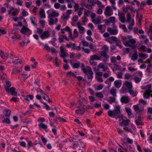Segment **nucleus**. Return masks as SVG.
<instances>
[{"mask_svg": "<svg viewBox=\"0 0 152 152\" xmlns=\"http://www.w3.org/2000/svg\"><path fill=\"white\" fill-rule=\"evenodd\" d=\"M89 47L92 50H94L96 49V47L95 45L91 43L90 44Z\"/></svg>", "mask_w": 152, "mask_h": 152, "instance_id": "obj_39", "label": "nucleus"}, {"mask_svg": "<svg viewBox=\"0 0 152 152\" xmlns=\"http://www.w3.org/2000/svg\"><path fill=\"white\" fill-rule=\"evenodd\" d=\"M66 47L68 48H71L73 50L75 49L76 45L75 43L70 42L69 44H67Z\"/></svg>", "mask_w": 152, "mask_h": 152, "instance_id": "obj_15", "label": "nucleus"}, {"mask_svg": "<svg viewBox=\"0 0 152 152\" xmlns=\"http://www.w3.org/2000/svg\"><path fill=\"white\" fill-rule=\"evenodd\" d=\"M104 66L103 64L100 63L99 64L98 67L99 68L102 69Z\"/></svg>", "mask_w": 152, "mask_h": 152, "instance_id": "obj_62", "label": "nucleus"}, {"mask_svg": "<svg viewBox=\"0 0 152 152\" xmlns=\"http://www.w3.org/2000/svg\"><path fill=\"white\" fill-rule=\"evenodd\" d=\"M124 129L126 131H128V132H130L131 133H132V131L131 129H129L127 127H125L124 128Z\"/></svg>", "mask_w": 152, "mask_h": 152, "instance_id": "obj_61", "label": "nucleus"}, {"mask_svg": "<svg viewBox=\"0 0 152 152\" xmlns=\"http://www.w3.org/2000/svg\"><path fill=\"white\" fill-rule=\"evenodd\" d=\"M0 55L3 59H4L5 58V55L4 52L0 49Z\"/></svg>", "mask_w": 152, "mask_h": 152, "instance_id": "obj_31", "label": "nucleus"}, {"mask_svg": "<svg viewBox=\"0 0 152 152\" xmlns=\"http://www.w3.org/2000/svg\"><path fill=\"white\" fill-rule=\"evenodd\" d=\"M134 108L135 111H137L139 110V107L138 105H135L133 106Z\"/></svg>", "mask_w": 152, "mask_h": 152, "instance_id": "obj_63", "label": "nucleus"}, {"mask_svg": "<svg viewBox=\"0 0 152 152\" xmlns=\"http://www.w3.org/2000/svg\"><path fill=\"white\" fill-rule=\"evenodd\" d=\"M109 19L110 22H114L115 20V18L113 17H111L109 18Z\"/></svg>", "mask_w": 152, "mask_h": 152, "instance_id": "obj_58", "label": "nucleus"}, {"mask_svg": "<svg viewBox=\"0 0 152 152\" xmlns=\"http://www.w3.org/2000/svg\"><path fill=\"white\" fill-rule=\"evenodd\" d=\"M114 65H115L114 67L116 66L115 69L116 70L118 69V70H122V68H121V66H119L118 65H117L116 64H115Z\"/></svg>", "mask_w": 152, "mask_h": 152, "instance_id": "obj_44", "label": "nucleus"}, {"mask_svg": "<svg viewBox=\"0 0 152 152\" xmlns=\"http://www.w3.org/2000/svg\"><path fill=\"white\" fill-rule=\"evenodd\" d=\"M15 88L13 87L10 88V92L11 93L12 95L15 96L17 94V92L15 91Z\"/></svg>", "mask_w": 152, "mask_h": 152, "instance_id": "obj_17", "label": "nucleus"}, {"mask_svg": "<svg viewBox=\"0 0 152 152\" xmlns=\"http://www.w3.org/2000/svg\"><path fill=\"white\" fill-rule=\"evenodd\" d=\"M80 65V62L77 63H75L74 64H72V67L74 68H78Z\"/></svg>", "mask_w": 152, "mask_h": 152, "instance_id": "obj_23", "label": "nucleus"}, {"mask_svg": "<svg viewBox=\"0 0 152 152\" xmlns=\"http://www.w3.org/2000/svg\"><path fill=\"white\" fill-rule=\"evenodd\" d=\"M85 106L83 105V107H82L81 108L75 110V113L77 114H83L85 112V108L84 107Z\"/></svg>", "mask_w": 152, "mask_h": 152, "instance_id": "obj_9", "label": "nucleus"}, {"mask_svg": "<svg viewBox=\"0 0 152 152\" xmlns=\"http://www.w3.org/2000/svg\"><path fill=\"white\" fill-rule=\"evenodd\" d=\"M119 27L120 28H121V27H122V29H123L124 32H127V30L125 26V25H122V24L120 25H119Z\"/></svg>", "mask_w": 152, "mask_h": 152, "instance_id": "obj_27", "label": "nucleus"}, {"mask_svg": "<svg viewBox=\"0 0 152 152\" xmlns=\"http://www.w3.org/2000/svg\"><path fill=\"white\" fill-rule=\"evenodd\" d=\"M136 42V41L133 39H130L128 41H127L124 44L125 46L130 47L132 49H134L135 48V46L134 44Z\"/></svg>", "mask_w": 152, "mask_h": 152, "instance_id": "obj_2", "label": "nucleus"}, {"mask_svg": "<svg viewBox=\"0 0 152 152\" xmlns=\"http://www.w3.org/2000/svg\"><path fill=\"white\" fill-rule=\"evenodd\" d=\"M50 33L48 31H44L41 34L40 36L42 39L47 38L50 36Z\"/></svg>", "mask_w": 152, "mask_h": 152, "instance_id": "obj_7", "label": "nucleus"}, {"mask_svg": "<svg viewBox=\"0 0 152 152\" xmlns=\"http://www.w3.org/2000/svg\"><path fill=\"white\" fill-rule=\"evenodd\" d=\"M94 4H97L101 6V5H102V3L98 0H94Z\"/></svg>", "mask_w": 152, "mask_h": 152, "instance_id": "obj_47", "label": "nucleus"}, {"mask_svg": "<svg viewBox=\"0 0 152 152\" xmlns=\"http://www.w3.org/2000/svg\"><path fill=\"white\" fill-rule=\"evenodd\" d=\"M109 98L110 99V100L108 102L111 104L112 103L114 102H115V98L113 96H110L109 97Z\"/></svg>", "mask_w": 152, "mask_h": 152, "instance_id": "obj_25", "label": "nucleus"}, {"mask_svg": "<svg viewBox=\"0 0 152 152\" xmlns=\"http://www.w3.org/2000/svg\"><path fill=\"white\" fill-rule=\"evenodd\" d=\"M40 83V81L39 79H37L35 80L34 82V83L35 84L37 85L39 87H40V85L39 84Z\"/></svg>", "mask_w": 152, "mask_h": 152, "instance_id": "obj_49", "label": "nucleus"}, {"mask_svg": "<svg viewBox=\"0 0 152 152\" xmlns=\"http://www.w3.org/2000/svg\"><path fill=\"white\" fill-rule=\"evenodd\" d=\"M122 73L120 72H119L118 73V74L117 75V77L118 78L121 79L122 78Z\"/></svg>", "mask_w": 152, "mask_h": 152, "instance_id": "obj_45", "label": "nucleus"}, {"mask_svg": "<svg viewBox=\"0 0 152 152\" xmlns=\"http://www.w3.org/2000/svg\"><path fill=\"white\" fill-rule=\"evenodd\" d=\"M119 19L120 21L122 23H125L126 20L125 16H123L122 17H119Z\"/></svg>", "mask_w": 152, "mask_h": 152, "instance_id": "obj_42", "label": "nucleus"}, {"mask_svg": "<svg viewBox=\"0 0 152 152\" xmlns=\"http://www.w3.org/2000/svg\"><path fill=\"white\" fill-rule=\"evenodd\" d=\"M131 75L129 73H126L125 75L124 78L125 79L128 80L131 77Z\"/></svg>", "mask_w": 152, "mask_h": 152, "instance_id": "obj_37", "label": "nucleus"}, {"mask_svg": "<svg viewBox=\"0 0 152 152\" xmlns=\"http://www.w3.org/2000/svg\"><path fill=\"white\" fill-rule=\"evenodd\" d=\"M44 48L46 49V50L48 52H50V49L49 46L47 45V44H46L45 45V46L44 47Z\"/></svg>", "mask_w": 152, "mask_h": 152, "instance_id": "obj_54", "label": "nucleus"}, {"mask_svg": "<svg viewBox=\"0 0 152 152\" xmlns=\"http://www.w3.org/2000/svg\"><path fill=\"white\" fill-rule=\"evenodd\" d=\"M60 4L59 3L57 2L54 4V7L58 9L60 7Z\"/></svg>", "mask_w": 152, "mask_h": 152, "instance_id": "obj_52", "label": "nucleus"}, {"mask_svg": "<svg viewBox=\"0 0 152 152\" xmlns=\"http://www.w3.org/2000/svg\"><path fill=\"white\" fill-rule=\"evenodd\" d=\"M78 19V17L77 16L75 15L72 18V20L74 22H76L77 21Z\"/></svg>", "mask_w": 152, "mask_h": 152, "instance_id": "obj_40", "label": "nucleus"}, {"mask_svg": "<svg viewBox=\"0 0 152 152\" xmlns=\"http://www.w3.org/2000/svg\"><path fill=\"white\" fill-rule=\"evenodd\" d=\"M58 21V19L57 18H55V19L53 18H50V20L49 21V24L50 25H53L54 23H55Z\"/></svg>", "mask_w": 152, "mask_h": 152, "instance_id": "obj_16", "label": "nucleus"}, {"mask_svg": "<svg viewBox=\"0 0 152 152\" xmlns=\"http://www.w3.org/2000/svg\"><path fill=\"white\" fill-rule=\"evenodd\" d=\"M116 90L114 88H112L110 91V94L114 96H116Z\"/></svg>", "mask_w": 152, "mask_h": 152, "instance_id": "obj_22", "label": "nucleus"}, {"mask_svg": "<svg viewBox=\"0 0 152 152\" xmlns=\"http://www.w3.org/2000/svg\"><path fill=\"white\" fill-rule=\"evenodd\" d=\"M58 15V13L56 12L55 11H52V13L49 15V17L50 18V17H57Z\"/></svg>", "mask_w": 152, "mask_h": 152, "instance_id": "obj_18", "label": "nucleus"}, {"mask_svg": "<svg viewBox=\"0 0 152 152\" xmlns=\"http://www.w3.org/2000/svg\"><path fill=\"white\" fill-rule=\"evenodd\" d=\"M66 6L64 5H62L60 7V9L61 11H63L66 9Z\"/></svg>", "mask_w": 152, "mask_h": 152, "instance_id": "obj_64", "label": "nucleus"}, {"mask_svg": "<svg viewBox=\"0 0 152 152\" xmlns=\"http://www.w3.org/2000/svg\"><path fill=\"white\" fill-rule=\"evenodd\" d=\"M133 79L136 83H138L141 80V78H140L139 77H137V76H135L134 78Z\"/></svg>", "mask_w": 152, "mask_h": 152, "instance_id": "obj_33", "label": "nucleus"}, {"mask_svg": "<svg viewBox=\"0 0 152 152\" xmlns=\"http://www.w3.org/2000/svg\"><path fill=\"white\" fill-rule=\"evenodd\" d=\"M138 55L137 52L134 53L131 57V59L134 61L137 60L138 58Z\"/></svg>", "mask_w": 152, "mask_h": 152, "instance_id": "obj_21", "label": "nucleus"}, {"mask_svg": "<svg viewBox=\"0 0 152 152\" xmlns=\"http://www.w3.org/2000/svg\"><path fill=\"white\" fill-rule=\"evenodd\" d=\"M92 59H90V60L89 61V62L90 64L93 65V66H95L97 64V62H95Z\"/></svg>", "mask_w": 152, "mask_h": 152, "instance_id": "obj_38", "label": "nucleus"}, {"mask_svg": "<svg viewBox=\"0 0 152 152\" xmlns=\"http://www.w3.org/2000/svg\"><path fill=\"white\" fill-rule=\"evenodd\" d=\"M117 27L116 26L113 27V29L111 28H107V31L109 32L111 35H116L118 33V31L116 29Z\"/></svg>", "mask_w": 152, "mask_h": 152, "instance_id": "obj_5", "label": "nucleus"}, {"mask_svg": "<svg viewBox=\"0 0 152 152\" xmlns=\"http://www.w3.org/2000/svg\"><path fill=\"white\" fill-rule=\"evenodd\" d=\"M103 49L104 50L102 51H104L105 52L107 53L108 52V48L107 45H105L103 46Z\"/></svg>", "mask_w": 152, "mask_h": 152, "instance_id": "obj_35", "label": "nucleus"}, {"mask_svg": "<svg viewBox=\"0 0 152 152\" xmlns=\"http://www.w3.org/2000/svg\"><path fill=\"white\" fill-rule=\"evenodd\" d=\"M75 8V11L76 12L78 10L79 7V4H78L75 3V5L74 6Z\"/></svg>", "mask_w": 152, "mask_h": 152, "instance_id": "obj_53", "label": "nucleus"}, {"mask_svg": "<svg viewBox=\"0 0 152 152\" xmlns=\"http://www.w3.org/2000/svg\"><path fill=\"white\" fill-rule=\"evenodd\" d=\"M101 60H102L104 62L107 61L109 59V56L107 54V53L104 51H101L100 54Z\"/></svg>", "mask_w": 152, "mask_h": 152, "instance_id": "obj_3", "label": "nucleus"}, {"mask_svg": "<svg viewBox=\"0 0 152 152\" xmlns=\"http://www.w3.org/2000/svg\"><path fill=\"white\" fill-rule=\"evenodd\" d=\"M4 115L6 118H9L10 114L11 111L10 110L6 109L4 110Z\"/></svg>", "mask_w": 152, "mask_h": 152, "instance_id": "obj_14", "label": "nucleus"}, {"mask_svg": "<svg viewBox=\"0 0 152 152\" xmlns=\"http://www.w3.org/2000/svg\"><path fill=\"white\" fill-rule=\"evenodd\" d=\"M125 109L128 115H130L132 114L131 110L130 108L126 107Z\"/></svg>", "mask_w": 152, "mask_h": 152, "instance_id": "obj_24", "label": "nucleus"}, {"mask_svg": "<svg viewBox=\"0 0 152 152\" xmlns=\"http://www.w3.org/2000/svg\"><path fill=\"white\" fill-rule=\"evenodd\" d=\"M83 46H88L89 45V43L87 42L84 41H83Z\"/></svg>", "mask_w": 152, "mask_h": 152, "instance_id": "obj_56", "label": "nucleus"}, {"mask_svg": "<svg viewBox=\"0 0 152 152\" xmlns=\"http://www.w3.org/2000/svg\"><path fill=\"white\" fill-rule=\"evenodd\" d=\"M39 23L42 26V28H44L45 26V21L44 20H40L39 21Z\"/></svg>", "mask_w": 152, "mask_h": 152, "instance_id": "obj_41", "label": "nucleus"}, {"mask_svg": "<svg viewBox=\"0 0 152 152\" xmlns=\"http://www.w3.org/2000/svg\"><path fill=\"white\" fill-rule=\"evenodd\" d=\"M85 7L88 9H91L93 8L92 6L91 5L89 4L86 5Z\"/></svg>", "mask_w": 152, "mask_h": 152, "instance_id": "obj_59", "label": "nucleus"}, {"mask_svg": "<svg viewBox=\"0 0 152 152\" xmlns=\"http://www.w3.org/2000/svg\"><path fill=\"white\" fill-rule=\"evenodd\" d=\"M143 95V96L145 98H146L147 99L150 96V95L148 94V93H146V92H145L144 93Z\"/></svg>", "mask_w": 152, "mask_h": 152, "instance_id": "obj_55", "label": "nucleus"}, {"mask_svg": "<svg viewBox=\"0 0 152 152\" xmlns=\"http://www.w3.org/2000/svg\"><path fill=\"white\" fill-rule=\"evenodd\" d=\"M87 69H87H86L85 68H82V70L83 71V72L84 73L86 74L87 73H88L87 72H88V71Z\"/></svg>", "mask_w": 152, "mask_h": 152, "instance_id": "obj_57", "label": "nucleus"}, {"mask_svg": "<svg viewBox=\"0 0 152 152\" xmlns=\"http://www.w3.org/2000/svg\"><path fill=\"white\" fill-rule=\"evenodd\" d=\"M90 12L89 10H86V11H85L84 13V16H85V18L87 16H88Z\"/></svg>", "mask_w": 152, "mask_h": 152, "instance_id": "obj_36", "label": "nucleus"}, {"mask_svg": "<svg viewBox=\"0 0 152 152\" xmlns=\"http://www.w3.org/2000/svg\"><path fill=\"white\" fill-rule=\"evenodd\" d=\"M125 85L129 89H132L133 86L132 82L126 81L123 85Z\"/></svg>", "mask_w": 152, "mask_h": 152, "instance_id": "obj_11", "label": "nucleus"}, {"mask_svg": "<svg viewBox=\"0 0 152 152\" xmlns=\"http://www.w3.org/2000/svg\"><path fill=\"white\" fill-rule=\"evenodd\" d=\"M110 37L113 42V43L114 42H116L118 41L117 38L115 37L112 36Z\"/></svg>", "mask_w": 152, "mask_h": 152, "instance_id": "obj_43", "label": "nucleus"}, {"mask_svg": "<svg viewBox=\"0 0 152 152\" xmlns=\"http://www.w3.org/2000/svg\"><path fill=\"white\" fill-rule=\"evenodd\" d=\"M37 32L39 34H41L42 33L43 30L42 28H38L37 29Z\"/></svg>", "mask_w": 152, "mask_h": 152, "instance_id": "obj_60", "label": "nucleus"}, {"mask_svg": "<svg viewBox=\"0 0 152 152\" xmlns=\"http://www.w3.org/2000/svg\"><path fill=\"white\" fill-rule=\"evenodd\" d=\"M39 126L40 127H41L42 128L44 129H46L47 128V125H45L43 123H41L39 124Z\"/></svg>", "mask_w": 152, "mask_h": 152, "instance_id": "obj_30", "label": "nucleus"}, {"mask_svg": "<svg viewBox=\"0 0 152 152\" xmlns=\"http://www.w3.org/2000/svg\"><path fill=\"white\" fill-rule=\"evenodd\" d=\"M63 16L64 18L66 19H68L69 17V15L66 13H64Z\"/></svg>", "mask_w": 152, "mask_h": 152, "instance_id": "obj_50", "label": "nucleus"}, {"mask_svg": "<svg viewBox=\"0 0 152 152\" xmlns=\"http://www.w3.org/2000/svg\"><path fill=\"white\" fill-rule=\"evenodd\" d=\"M139 56L140 57L143 58H145L146 57V54L145 53H140Z\"/></svg>", "mask_w": 152, "mask_h": 152, "instance_id": "obj_48", "label": "nucleus"}, {"mask_svg": "<svg viewBox=\"0 0 152 152\" xmlns=\"http://www.w3.org/2000/svg\"><path fill=\"white\" fill-rule=\"evenodd\" d=\"M78 144L80 148H83L85 145V143L83 142H79Z\"/></svg>", "mask_w": 152, "mask_h": 152, "instance_id": "obj_46", "label": "nucleus"}, {"mask_svg": "<svg viewBox=\"0 0 152 152\" xmlns=\"http://www.w3.org/2000/svg\"><path fill=\"white\" fill-rule=\"evenodd\" d=\"M87 69H88V73H87L86 74V75L87 77L88 80V83L91 81L93 77V72L90 66H87Z\"/></svg>", "mask_w": 152, "mask_h": 152, "instance_id": "obj_4", "label": "nucleus"}, {"mask_svg": "<svg viewBox=\"0 0 152 152\" xmlns=\"http://www.w3.org/2000/svg\"><path fill=\"white\" fill-rule=\"evenodd\" d=\"M96 97L102 98L103 97V95L102 92H100L96 94Z\"/></svg>", "mask_w": 152, "mask_h": 152, "instance_id": "obj_29", "label": "nucleus"}, {"mask_svg": "<svg viewBox=\"0 0 152 152\" xmlns=\"http://www.w3.org/2000/svg\"><path fill=\"white\" fill-rule=\"evenodd\" d=\"M9 118H4V120L2 121V122L3 123H6L8 124H10V122Z\"/></svg>", "mask_w": 152, "mask_h": 152, "instance_id": "obj_32", "label": "nucleus"}, {"mask_svg": "<svg viewBox=\"0 0 152 152\" xmlns=\"http://www.w3.org/2000/svg\"><path fill=\"white\" fill-rule=\"evenodd\" d=\"M20 31L23 34H25L26 32L27 33V34H28V35H29L31 34V31L30 29L24 26H23L22 28Z\"/></svg>", "mask_w": 152, "mask_h": 152, "instance_id": "obj_6", "label": "nucleus"}, {"mask_svg": "<svg viewBox=\"0 0 152 152\" xmlns=\"http://www.w3.org/2000/svg\"><path fill=\"white\" fill-rule=\"evenodd\" d=\"M127 18V23H129L131 21V15L130 13H128L126 17Z\"/></svg>", "mask_w": 152, "mask_h": 152, "instance_id": "obj_26", "label": "nucleus"}, {"mask_svg": "<svg viewBox=\"0 0 152 152\" xmlns=\"http://www.w3.org/2000/svg\"><path fill=\"white\" fill-rule=\"evenodd\" d=\"M128 69L131 72H133L137 70V69H135L132 66H130L129 67Z\"/></svg>", "mask_w": 152, "mask_h": 152, "instance_id": "obj_51", "label": "nucleus"}, {"mask_svg": "<svg viewBox=\"0 0 152 152\" xmlns=\"http://www.w3.org/2000/svg\"><path fill=\"white\" fill-rule=\"evenodd\" d=\"M130 121L129 120H123L122 122L120 123L119 125L121 126L125 127L129 124Z\"/></svg>", "mask_w": 152, "mask_h": 152, "instance_id": "obj_10", "label": "nucleus"}, {"mask_svg": "<svg viewBox=\"0 0 152 152\" xmlns=\"http://www.w3.org/2000/svg\"><path fill=\"white\" fill-rule=\"evenodd\" d=\"M39 14L41 18H45V13L44 10L42 9L40 11Z\"/></svg>", "mask_w": 152, "mask_h": 152, "instance_id": "obj_20", "label": "nucleus"}, {"mask_svg": "<svg viewBox=\"0 0 152 152\" xmlns=\"http://www.w3.org/2000/svg\"><path fill=\"white\" fill-rule=\"evenodd\" d=\"M114 84L115 87L117 88H119L120 87L121 85V80H119L116 81H115L114 82Z\"/></svg>", "mask_w": 152, "mask_h": 152, "instance_id": "obj_13", "label": "nucleus"}, {"mask_svg": "<svg viewBox=\"0 0 152 152\" xmlns=\"http://www.w3.org/2000/svg\"><path fill=\"white\" fill-rule=\"evenodd\" d=\"M91 59L93 60H101V58L98 57L96 55H94L90 57Z\"/></svg>", "mask_w": 152, "mask_h": 152, "instance_id": "obj_19", "label": "nucleus"}, {"mask_svg": "<svg viewBox=\"0 0 152 152\" xmlns=\"http://www.w3.org/2000/svg\"><path fill=\"white\" fill-rule=\"evenodd\" d=\"M30 19L31 20V23L32 24L34 25V26H35L36 25L35 24V23L34 22V21L35 20L36 18H35L34 17H30Z\"/></svg>", "mask_w": 152, "mask_h": 152, "instance_id": "obj_28", "label": "nucleus"}, {"mask_svg": "<svg viewBox=\"0 0 152 152\" xmlns=\"http://www.w3.org/2000/svg\"><path fill=\"white\" fill-rule=\"evenodd\" d=\"M78 28L79 29V31L80 33V34H83V31L85 29L82 26H81L79 27H78Z\"/></svg>", "mask_w": 152, "mask_h": 152, "instance_id": "obj_34", "label": "nucleus"}, {"mask_svg": "<svg viewBox=\"0 0 152 152\" xmlns=\"http://www.w3.org/2000/svg\"><path fill=\"white\" fill-rule=\"evenodd\" d=\"M92 21L95 24H99L101 23H102L101 19V17L100 16H99L97 18L92 20Z\"/></svg>", "mask_w": 152, "mask_h": 152, "instance_id": "obj_12", "label": "nucleus"}, {"mask_svg": "<svg viewBox=\"0 0 152 152\" xmlns=\"http://www.w3.org/2000/svg\"><path fill=\"white\" fill-rule=\"evenodd\" d=\"M115 106V109L112 111L109 110L107 113L108 115L111 117H113L114 116L116 115L117 114L121 113L120 110V107L118 105H116Z\"/></svg>", "mask_w": 152, "mask_h": 152, "instance_id": "obj_1", "label": "nucleus"}, {"mask_svg": "<svg viewBox=\"0 0 152 152\" xmlns=\"http://www.w3.org/2000/svg\"><path fill=\"white\" fill-rule=\"evenodd\" d=\"M129 99L128 96H122L121 98V101L122 103L126 104L129 102Z\"/></svg>", "mask_w": 152, "mask_h": 152, "instance_id": "obj_8", "label": "nucleus"}]
</instances>
